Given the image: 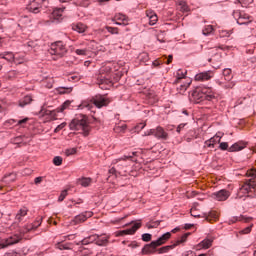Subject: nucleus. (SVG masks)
<instances>
[{
  "mask_svg": "<svg viewBox=\"0 0 256 256\" xmlns=\"http://www.w3.org/2000/svg\"><path fill=\"white\" fill-rule=\"evenodd\" d=\"M215 92L213 88L202 86L195 88L190 94V101L193 103H203V101H213Z\"/></svg>",
  "mask_w": 256,
  "mask_h": 256,
  "instance_id": "1",
  "label": "nucleus"
},
{
  "mask_svg": "<svg viewBox=\"0 0 256 256\" xmlns=\"http://www.w3.org/2000/svg\"><path fill=\"white\" fill-rule=\"evenodd\" d=\"M110 103L109 98L107 96L103 95H96L92 100L91 103L89 101H83L78 108L79 109H87V111H91L93 109V105L97 107L98 109H101V107H107V104Z\"/></svg>",
  "mask_w": 256,
  "mask_h": 256,
  "instance_id": "2",
  "label": "nucleus"
},
{
  "mask_svg": "<svg viewBox=\"0 0 256 256\" xmlns=\"http://www.w3.org/2000/svg\"><path fill=\"white\" fill-rule=\"evenodd\" d=\"M69 127L72 131H82L84 135H89V131H91V126H89L87 116H80L73 119Z\"/></svg>",
  "mask_w": 256,
  "mask_h": 256,
  "instance_id": "3",
  "label": "nucleus"
},
{
  "mask_svg": "<svg viewBox=\"0 0 256 256\" xmlns=\"http://www.w3.org/2000/svg\"><path fill=\"white\" fill-rule=\"evenodd\" d=\"M171 239V232H166L161 237H159L157 240L152 241L150 244H147L142 249L143 255H149L157 249V247H161V245H165L166 242H168Z\"/></svg>",
  "mask_w": 256,
  "mask_h": 256,
  "instance_id": "4",
  "label": "nucleus"
},
{
  "mask_svg": "<svg viewBox=\"0 0 256 256\" xmlns=\"http://www.w3.org/2000/svg\"><path fill=\"white\" fill-rule=\"evenodd\" d=\"M116 64L113 62H108L104 66L100 68L101 78L109 83H113V81H119V76L115 77L113 75V70L115 71Z\"/></svg>",
  "mask_w": 256,
  "mask_h": 256,
  "instance_id": "5",
  "label": "nucleus"
},
{
  "mask_svg": "<svg viewBox=\"0 0 256 256\" xmlns=\"http://www.w3.org/2000/svg\"><path fill=\"white\" fill-rule=\"evenodd\" d=\"M223 50L219 48H213L209 51L208 55V61L209 63H212L213 69H219L221 67V59H223Z\"/></svg>",
  "mask_w": 256,
  "mask_h": 256,
  "instance_id": "6",
  "label": "nucleus"
},
{
  "mask_svg": "<svg viewBox=\"0 0 256 256\" xmlns=\"http://www.w3.org/2000/svg\"><path fill=\"white\" fill-rule=\"evenodd\" d=\"M156 137V139H162L164 141H167L169 139V133L165 131V129L161 126L156 127L155 129H149L144 132L143 137Z\"/></svg>",
  "mask_w": 256,
  "mask_h": 256,
  "instance_id": "7",
  "label": "nucleus"
},
{
  "mask_svg": "<svg viewBox=\"0 0 256 256\" xmlns=\"http://www.w3.org/2000/svg\"><path fill=\"white\" fill-rule=\"evenodd\" d=\"M89 243H96V245H107V243H109V236L107 235H91L88 238H85L84 240H82V245H89Z\"/></svg>",
  "mask_w": 256,
  "mask_h": 256,
  "instance_id": "8",
  "label": "nucleus"
},
{
  "mask_svg": "<svg viewBox=\"0 0 256 256\" xmlns=\"http://www.w3.org/2000/svg\"><path fill=\"white\" fill-rule=\"evenodd\" d=\"M256 187V182L253 179L246 181L238 190L237 197L243 199V197H249V193Z\"/></svg>",
  "mask_w": 256,
  "mask_h": 256,
  "instance_id": "9",
  "label": "nucleus"
},
{
  "mask_svg": "<svg viewBox=\"0 0 256 256\" xmlns=\"http://www.w3.org/2000/svg\"><path fill=\"white\" fill-rule=\"evenodd\" d=\"M69 105L67 102H65L61 108H58L57 110H41V114L43 117H46V122L49 121H55L57 119V113H63L65 111V108Z\"/></svg>",
  "mask_w": 256,
  "mask_h": 256,
  "instance_id": "10",
  "label": "nucleus"
},
{
  "mask_svg": "<svg viewBox=\"0 0 256 256\" xmlns=\"http://www.w3.org/2000/svg\"><path fill=\"white\" fill-rule=\"evenodd\" d=\"M50 54L58 55V57H63L64 55H67V47L61 41L55 42L51 45Z\"/></svg>",
  "mask_w": 256,
  "mask_h": 256,
  "instance_id": "11",
  "label": "nucleus"
},
{
  "mask_svg": "<svg viewBox=\"0 0 256 256\" xmlns=\"http://www.w3.org/2000/svg\"><path fill=\"white\" fill-rule=\"evenodd\" d=\"M233 17L237 20L238 25H247L253 21V17L245 12L234 11Z\"/></svg>",
  "mask_w": 256,
  "mask_h": 256,
  "instance_id": "12",
  "label": "nucleus"
},
{
  "mask_svg": "<svg viewBox=\"0 0 256 256\" xmlns=\"http://www.w3.org/2000/svg\"><path fill=\"white\" fill-rule=\"evenodd\" d=\"M141 220L134 223V225L126 230H119L114 232V237H125V235H135L138 229H141Z\"/></svg>",
  "mask_w": 256,
  "mask_h": 256,
  "instance_id": "13",
  "label": "nucleus"
},
{
  "mask_svg": "<svg viewBox=\"0 0 256 256\" xmlns=\"http://www.w3.org/2000/svg\"><path fill=\"white\" fill-rule=\"evenodd\" d=\"M21 239H23L22 233L11 235L1 241L0 249H5V247H9V245H15L16 243H19Z\"/></svg>",
  "mask_w": 256,
  "mask_h": 256,
  "instance_id": "14",
  "label": "nucleus"
},
{
  "mask_svg": "<svg viewBox=\"0 0 256 256\" xmlns=\"http://www.w3.org/2000/svg\"><path fill=\"white\" fill-rule=\"evenodd\" d=\"M43 3H45V0H30L26 5V9L29 13H40Z\"/></svg>",
  "mask_w": 256,
  "mask_h": 256,
  "instance_id": "15",
  "label": "nucleus"
},
{
  "mask_svg": "<svg viewBox=\"0 0 256 256\" xmlns=\"http://www.w3.org/2000/svg\"><path fill=\"white\" fill-rule=\"evenodd\" d=\"M191 235V233H185L183 234L180 239H178L173 245H168L160 248L158 251L159 253H168V251H171V249H175L177 245H181V243H185L187 241V238Z\"/></svg>",
  "mask_w": 256,
  "mask_h": 256,
  "instance_id": "16",
  "label": "nucleus"
},
{
  "mask_svg": "<svg viewBox=\"0 0 256 256\" xmlns=\"http://www.w3.org/2000/svg\"><path fill=\"white\" fill-rule=\"evenodd\" d=\"M229 197H231V192L226 189H222L212 194V199H214L215 201H227Z\"/></svg>",
  "mask_w": 256,
  "mask_h": 256,
  "instance_id": "17",
  "label": "nucleus"
},
{
  "mask_svg": "<svg viewBox=\"0 0 256 256\" xmlns=\"http://www.w3.org/2000/svg\"><path fill=\"white\" fill-rule=\"evenodd\" d=\"M222 137H223L222 133H217L212 138H210L209 140L205 141L204 147H208L210 149H213L215 147V145L221 143V138Z\"/></svg>",
  "mask_w": 256,
  "mask_h": 256,
  "instance_id": "18",
  "label": "nucleus"
},
{
  "mask_svg": "<svg viewBox=\"0 0 256 256\" xmlns=\"http://www.w3.org/2000/svg\"><path fill=\"white\" fill-rule=\"evenodd\" d=\"M90 217H93V212L88 211L76 216L73 219L72 223L73 225H79V223H85V221H87V219H89Z\"/></svg>",
  "mask_w": 256,
  "mask_h": 256,
  "instance_id": "19",
  "label": "nucleus"
},
{
  "mask_svg": "<svg viewBox=\"0 0 256 256\" xmlns=\"http://www.w3.org/2000/svg\"><path fill=\"white\" fill-rule=\"evenodd\" d=\"M113 21L116 25H129V17L122 13L115 14Z\"/></svg>",
  "mask_w": 256,
  "mask_h": 256,
  "instance_id": "20",
  "label": "nucleus"
},
{
  "mask_svg": "<svg viewBox=\"0 0 256 256\" xmlns=\"http://www.w3.org/2000/svg\"><path fill=\"white\" fill-rule=\"evenodd\" d=\"M180 83V87L177 88V91L179 93H185V91H187V89H189L192 81L191 78H185L184 80H180L179 82H176V84Z\"/></svg>",
  "mask_w": 256,
  "mask_h": 256,
  "instance_id": "21",
  "label": "nucleus"
},
{
  "mask_svg": "<svg viewBox=\"0 0 256 256\" xmlns=\"http://www.w3.org/2000/svg\"><path fill=\"white\" fill-rule=\"evenodd\" d=\"M245 147H247V142L239 141V142L234 143L232 146H230L228 148V151L230 153H235L237 151H243V149H245Z\"/></svg>",
  "mask_w": 256,
  "mask_h": 256,
  "instance_id": "22",
  "label": "nucleus"
},
{
  "mask_svg": "<svg viewBox=\"0 0 256 256\" xmlns=\"http://www.w3.org/2000/svg\"><path fill=\"white\" fill-rule=\"evenodd\" d=\"M214 76L213 71H206L196 74L195 81H209Z\"/></svg>",
  "mask_w": 256,
  "mask_h": 256,
  "instance_id": "23",
  "label": "nucleus"
},
{
  "mask_svg": "<svg viewBox=\"0 0 256 256\" xmlns=\"http://www.w3.org/2000/svg\"><path fill=\"white\" fill-rule=\"evenodd\" d=\"M71 236H64V240H60L55 246L56 249H60V251L71 249L70 243H65L67 239H69Z\"/></svg>",
  "mask_w": 256,
  "mask_h": 256,
  "instance_id": "24",
  "label": "nucleus"
},
{
  "mask_svg": "<svg viewBox=\"0 0 256 256\" xmlns=\"http://www.w3.org/2000/svg\"><path fill=\"white\" fill-rule=\"evenodd\" d=\"M146 15L149 19V25H155L157 23V21H159L157 14L155 12H153V10H147Z\"/></svg>",
  "mask_w": 256,
  "mask_h": 256,
  "instance_id": "25",
  "label": "nucleus"
},
{
  "mask_svg": "<svg viewBox=\"0 0 256 256\" xmlns=\"http://www.w3.org/2000/svg\"><path fill=\"white\" fill-rule=\"evenodd\" d=\"M52 19L56 21H61L63 19V9L62 8H55L51 14Z\"/></svg>",
  "mask_w": 256,
  "mask_h": 256,
  "instance_id": "26",
  "label": "nucleus"
},
{
  "mask_svg": "<svg viewBox=\"0 0 256 256\" xmlns=\"http://www.w3.org/2000/svg\"><path fill=\"white\" fill-rule=\"evenodd\" d=\"M73 31H77V33H85L87 31V25L84 23H76L72 26Z\"/></svg>",
  "mask_w": 256,
  "mask_h": 256,
  "instance_id": "27",
  "label": "nucleus"
},
{
  "mask_svg": "<svg viewBox=\"0 0 256 256\" xmlns=\"http://www.w3.org/2000/svg\"><path fill=\"white\" fill-rule=\"evenodd\" d=\"M211 245H213V240L205 239L198 244L197 249H209Z\"/></svg>",
  "mask_w": 256,
  "mask_h": 256,
  "instance_id": "28",
  "label": "nucleus"
},
{
  "mask_svg": "<svg viewBox=\"0 0 256 256\" xmlns=\"http://www.w3.org/2000/svg\"><path fill=\"white\" fill-rule=\"evenodd\" d=\"M115 133H125L127 131V124L125 122H120L114 127Z\"/></svg>",
  "mask_w": 256,
  "mask_h": 256,
  "instance_id": "29",
  "label": "nucleus"
},
{
  "mask_svg": "<svg viewBox=\"0 0 256 256\" xmlns=\"http://www.w3.org/2000/svg\"><path fill=\"white\" fill-rule=\"evenodd\" d=\"M0 59H5L6 61H9L10 63H14L15 60V54L12 52H6L0 54Z\"/></svg>",
  "mask_w": 256,
  "mask_h": 256,
  "instance_id": "30",
  "label": "nucleus"
},
{
  "mask_svg": "<svg viewBox=\"0 0 256 256\" xmlns=\"http://www.w3.org/2000/svg\"><path fill=\"white\" fill-rule=\"evenodd\" d=\"M186 76H187V71L179 69L177 71V79L175 83H179L180 81H185V79H187Z\"/></svg>",
  "mask_w": 256,
  "mask_h": 256,
  "instance_id": "31",
  "label": "nucleus"
},
{
  "mask_svg": "<svg viewBox=\"0 0 256 256\" xmlns=\"http://www.w3.org/2000/svg\"><path fill=\"white\" fill-rule=\"evenodd\" d=\"M17 180V175L15 173H10L9 175H6L3 177L2 181L4 183H13V181Z\"/></svg>",
  "mask_w": 256,
  "mask_h": 256,
  "instance_id": "32",
  "label": "nucleus"
},
{
  "mask_svg": "<svg viewBox=\"0 0 256 256\" xmlns=\"http://www.w3.org/2000/svg\"><path fill=\"white\" fill-rule=\"evenodd\" d=\"M178 5L182 13H189L191 11V9L189 8V5H187V2L185 1H180Z\"/></svg>",
  "mask_w": 256,
  "mask_h": 256,
  "instance_id": "33",
  "label": "nucleus"
},
{
  "mask_svg": "<svg viewBox=\"0 0 256 256\" xmlns=\"http://www.w3.org/2000/svg\"><path fill=\"white\" fill-rule=\"evenodd\" d=\"M18 76L19 72L12 70L5 75V79H7L8 81H12V79H17Z\"/></svg>",
  "mask_w": 256,
  "mask_h": 256,
  "instance_id": "34",
  "label": "nucleus"
},
{
  "mask_svg": "<svg viewBox=\"0 0 256 256\" xmlns=\"http://www.w3.org/2000/svg\"><path fill=\"white\" fill-rule=\"evenodd\" d=\"M91 183H92L91 178H81L78 180V185H81V187H89Z\"/></svg>",
  "mask_w": 256,
  "mask_h": 256,
  "instance_id": "35",
  "label": "nucleus"
},
{
  "mask_svg": "<svg viewBox=\"0 0 256 256\" xmlns=\"http://www.w3.org/2000/svg\"><path fill=\"white\" fill-rule=\"evenodd\" d=\"M33 101V97L31 96H25L22 100L19 102L20 107H25V105H29Z\"/></svg>",
  "mask_w": 256,
  "mask_h": 256,
  "instance_id": "36",
  "label": "nucleus"
},
{
  "mask_svg": "<svg viewBox=\"0 0 256 256\" xmlns=\"http://www.w3.org/2000/svg\"><path fill=\"white\" fill-rule=\"evenodd\" d=\"M14 63L16 65H21L22 63H25V56L19 55V54H14Z\"/></svg>",
  "mask_w": 256,
  "mask_h": 256,
  "instance_id": "37",
  "label": "nucleus"
},
{
  "mask_svg": "<svg viewBox=\"0 0 256 256\" xmlns=\"http://www.w3.org/2000/svg\"><path fill=\"white\" fill-rule=\"evenodd\" d=\"M136 153L135 152H132L131 154H129L128 156H123L121 158H118V159H115L112 161V164L113 165H117V163L119 161H127V159H131L133 157V155H135Z\"/></svg>",
  "mask_w": 256,
  "mask_h": 256,
  "instance_id": "38",
  "label": "nucleus"
},
{
  "mask_svg": "<svg viewBox=\"0 0 256 256\" xmlns=\"http://www.w3.org/2000/svg\"><path fill=\"white\" fill-rule=\"evenodd\" d=\"M237 3L241 5V7H251L253 5V0H236Z\"/></svg>",
  "mask_w": 256,
  "mask_h": 256,
  "instance_id": "39",
  "label": "nucleus"
},
{
  "mask_svg": "<svg viewBox=\"0 0 256 256\" xmlns=\"http://www.w3.org/2000/svg\"><path fill=\"white\" fill-rule=\"evenodd\" d=\"M57 93H59V95H65L67 93H71V91H73V88H65V87H60L56 89Z\"/></svg>",
  "mask_w": 256,
  "mask_h": 256,
  "instance_id": "40",
  "label": "nucleus"
},
{
  "mask_svg": "<svg viewBox=\"0 0 256 256\" xmlns=\"http://www.w3.org/2000/svg\"><path fill=\"white\" fill-rule=\"evenodd\" d=\"M237 221H243L244 223H249L251 221V218H245L243 216L241 217H234L230 220V223H237Z\"/></svg>",
  "mask_w": 256,
  "mask_h": 256,
  "instance_id": "41",
  "label": "nucleus"
},
{
  "mask_svg": "<svg viewBox=\"0 0 256 256\" xmlns=\"http://www.w3.org/2000/svg\"><path fill=\"white\" fill-rule=\"evenodd\" d=\"M215 31V29L213 28V25H207L204 27V29L202 30L203 35H211V33Z\"/></svg>",
  "mask_w": 256,
  "mask_h": 256,
  "instance_id": "42",
  "label": "nucleus"
},
{
  "mask_svg": "<svg viewBox=\"0 0 256 256\" xmlns=\"http://www.w3.org/2000/svg\"><path fill=\"white\" fill-rule=\"evenodd\" d=\"M232 34H233V31H229V30H225V29L219 30L220 37H231Z\"/></svg>",
  "mask_w": 256,
  "mask_h": 256,
  "instance_id": "43",
  "label": "nucleus"
},
{
  "mask_svg": "<svg viewBox=\"0 0 256 256\" xmlns=\"http://www.w3.org/2000/svg\"><path fill=\"white\" fill-rule=\"evenodd\" d=\"M77 153V148H69L65 150L66 157H71V155H75Z\"/></svg>",
  "mask_w": 256,
  "mask_h": 256,
  "instance_id": "44",
  "label": "nucleus"
},
{
  "mask_svg": "<svg viewBox=\"0 0 256 256\" xmlns=\"http://www.w3.org/2000/svg\"><path fill=\"white\" fill-rule=\"evenodd\" d=\"M223 75H224L226 81H229L231 79V69H229V68L224 69Z\"/></svg>",
  "mask_w": 256,
  "mask_h": 256,
  "instance_id": "45",
  "label": "nucleus"
},
{
  "mask_svg": "<svg viewBox=\"0 0 256 256\" xmlns=\"http://www.w3.org/2000/svg\"><path fill=\"white\" fill-rule=\"evenodd\" d=\"M53 163L54 165H56L57 167H59V165L63 164V158H61V156H56L53 159Z\"/></svg>",
  "mask_w": 256,
  "mask_h": 256,
  "instance_id": "46",
  "label": "nucleus"
},
{
  "mask_svg": "<svg viewBox=\"0 0 256 256\" xmlns=\"http://www.w3.org/2000/svg\"><path fill=\"white\" fill-rule=\"evenodd\" d=\"M106 30L108 31V33H111L112 35H117V33H119L118 28L111 27V26H107Z\"/></svg>",
  "mask_w": 256,
  "mask_h": 256,
  "instance_id": "47",
  "label": "nucleus"
},
{
  "mask_svg": "<svg viewBox=\"0 0 256 256\" xmlns=\"http://www.w3.org/2000/svg\"><path fill=\"white\" fill-rule=\"evenodd\" d=\"M251 229H253V225H250V226L244 228L239 233H240V235H249V233H251Z\"/></svg>",
  "mask_w": 256,
  "mask_h": 256,
  "instance_id": "48",
  "label": "nucleus"
},
{
  "mask_svg": "<svg viewBox=\"0 0 256 256\" xmlns=\"http://www.w3.org/2000/svg\"><path fill=\"white\" fill-rule=\"evenodd\" d=\"M192 217H201V214L197 211V206H193L190 210Z\"/></svg>",
  "mask_w": 256,
  "mask_h": 256,
  "instance_id": "49",
  "label": "nucleus"
},
{
  "mask_svg": "<svg viewBox=\"0 0 256 256\" xmlns=\"http://www.w3.org/2000/svg\"><path fill=\"white\" fill-rule=\"evenodd\" d=\"M87 48H84V49H76L75 50V53L76 55H80L82 57H85V55H87Z\"/></svg>",
  "mask_w": 256,
  "mask_h": 256,
  "instance_id": "50",
  "label": "nucleus"
},
{
  "mask_svg": "<svg viewBox=\"0 0 256 256\" xmlns=\"http://www.w3.org/2000/svg\"><path fill=\"white\" fill-rule=\"evenodd\" d=\"M25 215H27V208H22L19 210L16 217L17 219H21V217H25Z\"/></svg>",
  "mask_w": 256,
  "mask_h": 256,
  "instance_id": "51",
  "label": "nucleus"
},
{
  "mask_svg": "<svg viewBox=\"0 0 256 256\" xmlns=\"http://www.w3.org/2000/svg\"><path fill=\"white\" fill-rule=\"evenodd\" d=\"M151 239H152V236L149 233H145L142 235V241H144L145 243H149Z\"/></svg>",
  "mask_w": 256,
  "mask_h": 256,
  "instance_id": "52",
  "label": "nucleus"
},
{
  "mask_svg": "<svg viewBox=\"0 0 256 256\" xmlns=\"http://www.w3.org/2000/svg\"><path fill=\"white\" fill-rule=\"evenodd\" d=\"M147 126V124L146 123H140V124H137L136 126H135V131H143V129H145V127Z\"/></svg>",
  "mask_w": 256,
  "mask_h": 256,
  "instance_id": "53",
  "label": "nucleus"
},
{
  "mask_svg": "<svg viewBox=\"0 0 256 256\" xmlns=\"http://www.w3.org/2000/svg\"><path fill=\"white\" fill-rule=\"evenodd\" d=\"M68 193H67V190H63L61 193H60V196L58 198V201H65V197H67Z\"/></svg>",
  "mask_w": 256,
  "mask_h": 256,
  "instance_id": "54",
  "label": "nucleus"
},
{
  "mask_svg": "<svg viewBox=\"0 0 256 256\" xmlns=\"http://www.w3.org/2000/svg\"><path fill=\"white\" fill-rule=\"evenodd\" d=\"M67 126V123L63 122L61 123L60 125H58L56 128H55V133H59V131H61V129H65V127Z\"/></svg>",
  "mask_w": 256,
  "mask_h": 256,
  "instance_id": "55",
  "label": "nucleus"
},
{
  "mask_svg": "<svg viewBox=\"0 0 256 256\" xmlns=\"http://www.w3.org/2000/svg\"><path fill=\"white\" fill-rule=\"evenodd\" d=\"M211 217H213V221H217V213L212 212L209 216H206V221H211Z\"/></svg>",
  "mask_w": 256,
  "mask_h": 256,
  "instance_id": "56",
  "label": "nucleus"
},
{
  "mask_svg": "<svg viewBox=\"0 0 256 256\" xmlns=\"http://www.w3.org/2000/svg\"><path fill=\"white\" fill-rule=\"evenodd\" d=\"M219 147L222 151H227L229 149V144H227V142H221Z\"/></svg>",
  "mask_w": 256,
  "mask_h": 256,
  "instance_id": "57",
  "label": "nucleus"
},
{
  "mask_svg": "<svg viewBox=\"0 0 256 256\" xmlns=\"http://www.w3.org/2000/svg\"><path fill=\"white\" fill-rule=\"evenodd\" d=\"M161 222L156 221V222H152L150 224L147 225L148 229H154L155 227H159Z\"/></svg>",
  "mask_w": 256,
  "mask_h": 256,
  "instance_id": "58",
  "label": "nucleus"
},
{
  "mask_svg": "<svg viewBox=\"0 0 256 256\" xmlns=\"http://www.w3.org/2000/svg\"><path fill=\"white\" fill-rule=\"evenodd\" d=\"M246 175L247 177H256V170L255 169L248 170Z\"/></svg>",
  "mask_w": 256,
  "mask_h": 256,
  "instance_id": "59",
  "label": "nucleus"
},
{
  "mask_svg": "<svg viewBox=\"0 0 256 256\" xmlns=\"http://www.w3.org/2000/svg\"><path fill=\"white\" fill-rule=\"evenodd\" d=\"M128 247H130V249H137V247H139V243H137V241L130 242Z\"/></svg>",
  "mask_w": 256,
  "mask_h": 256,
  "instance_id": "60",
  "label": "nucleus"
},
{
  "mask_svg": "<svg viewBox=\"0 0 256 256\" xmlns=\"http://www.w3.org/2000/svg\"><path fill=\"white\" fill-rule=\"evenodd\" d=\"M118 173L122 177H127V175H129V171L128 170H119Z\"/></svg>",
  "mask_w": 256,
  "mask_h": 256,
  "instance_id": "61",
  "label": "nucleus"
},
{
  "mask_svg": "<svg viewBox=\"0 0 256 256\" xmlns=\"http://www.w3.org/2000/svg\"><path fill=\"white\" fill-rule=\"evenodd\" d=\"M27 121H29V118H24L22 120H19L17 123H18V125H23V124L27 123Z\"/></svg>",
  "mask_w": 256,
  "mask_h": 256,
  "instance_id": "62",
  "label": "nucleus"
},
{
  "mask_svg": "<svg viewBox=\"0 0 256 256\" xmlns=\"http://www.w3.org/2000/svg\"><path fill=\"white\" fill-rule=\"evenodd\" d=\"M43 181V177H36L34 182L36 185H39V183H41Z\"/></svg>",
  "mask_w": 256,
  "mask_h": 256,
  "instance_id": "63",
  "label": "nucleus"
},
{
  "mask_svg": "<svg viewBox=\"0 0 256 256\" xmlns=\"http://www.w3.org/2000/svg\"><path fill=\"white\" fill-rule=\"evenodd\" d=\"M109 173H110V175H116L117 170L112 167V168L109 169Z\"/></svg>",
  "mask_w": 256,
  "mask_h": 256,
  "instance_id": "64",
  "label": "nucleus"
}]
</instances>
